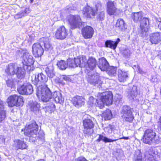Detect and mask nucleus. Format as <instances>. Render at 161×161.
Returning a JSON list of instances; mask_svg holds the SVG:
<instances>
[{"label":"nucleus","mask_w":161,"mask_h":161,"mask_svg":"<svg viewBox=\"0 0 161 161\" xmlns=\"http://www.w3.org/2000/svg\"><path fill=\"white\" fill-rule=\"evenodd\" d=\"M97 97L98 99H97L92 96L89 97L87 104L90 107H98L102 109L104 107L105 105L109 106L113 103V95L111 92L99 93Z\"/></svg>","instance_id":"1"},{"label":"nucleus","mask_w":161,"mask_h":161,"mask_svg":"<svg viewBox=\"0 0 161 161\" xmlns=\"http://www.w3.org/2000/svg\"><path fill=\"white\" fill-rule=\"evenodd\" d=\"M39 130V126L36 122L34 120L32 121L31 124L26 125L22 131H24L25 135L29 137H33L37 138H42L44 137V134L42 131Z\"/></svg>","instance_id":"2"},{"label":"nucleus","mask_w":161,"mask_h":161,"mask_svg":"<svg viewBox=\"0 0 161 161\" xmlns=\"http://www.w3.org/2000/svg\"><path fill=\"white\" fill-rule=\"evenodd\" d=\"M132 18L135 23L140 21V27L141 29V33L143 34L147 33L149 30V19L148 18L144 17L142 18V16L140 12L132 13L131 15Z\"/></svg>","instance_id":"3"},{"label":"nucleus","mask_w":161,"mask_h":161,"mask_svg":"<svg viewBox=\"0 0 161 161\" xmlns=\"http://www.w3.org/2000/svg\"><path fill=\"white\" fill-rule=\"evenodd\" d=\"M97 62L95 58L91 56L87 59L86 56H81V67L85 69V72L89 73L90 71L93 70L96 67Z\"/></svg>","instance_id":"4"},{"label":"nucleus","mask_w":161,"mask_h":161,"mask_svg":"<svg viewBox=\"0 0 161 161\" xmlns=\"http://www.w3.org/2000/svg\"><path fill=\"white\" fill-rule=\"evenodd\" d=\"M36 94L37 97L44 102L49 101L53 98L52 93L47 85L39 88Z\"/></svg>","instance_id":"5"},{"label":"nucleus","mask_w":161,"mask_h":161,"mask_svg":"<svg viewBox=\"0 0 161 161\" xmlns=\"http://www.w3.org/2000/svg\"><path fill=\"white\" fill-rule=\"evenodd\" d=\"M6 103L9 107H22L24 102L23 97L14 94L9 96L7 98Z\"/></svg>","instance_id":"6"},{"label":"nucleus","mask_w":161,"mask_h":161,"mask_svg":"<svg viewBox=\"0 0 161 161\" xmlns=\"http://www.w3.org/2000/svg\"><path fill=\"white\" fill-rule=\"evenodd\" d=\"M156 133L152 128H147L144 131L141 140L145 144H151L155 141Z\"/></svg>","instance_id":"7"},{"label":"nucleus","mask_w":161,"mask_h":161,"mask_svg":"<svg viewBox=\"0 0 161 161\" xmlns=\"http://www.w3.org/2000/svg\"><path fill=\"white\" fill-rule=\"evenodd\" d=\"M81 19L80 16L78 14H70L69 15L68 19V23L72 30L77 28L79 29L82 26L84 22L81 21Z\"/></svg>","instance_id":"8"},{"label":"nucleus","mask_w":161,"mask_h":161,"mask_svg":"<svg viewBox=\"0 0 161 161\" xmlns=\"http://www.w3.org/2000/svg\"><path fill=\"white\" fill-rule=\"evenodd\" d=\"M132 109L128 106L124 107L122 111V115L121 117L124 121L130 123L133 122L134 117L133 114Z\"/></svg>","instance_id":"9"},{"label":"nucleus","mask_w":161,"mask_h":161,"mask_svg":"<svg viewBox=\"0 0 161 161\" xmlns=\"http://www.w3.org/2000/svg\"><path fill=\"white\" fill-rule=\"evenodd\" d=\"M96 9L88 5L84 7L82 10V13L83 16L86 18L92 19L94 18L96 15L98 9L95 6Z\"/></svg>","instance_id":"10"},{"label":"nucleus","mask_w":161,"mask_h":161,"mask_svg":"<svg viewBox=\"0 0 161 161\" xmlns=\"http://www.w3.org/2000/svg\"><path fill=\"white\" fill-rule=\"evenodd\" d=\"M69 31L64 25L59 26L55 33V37L57 39L63 40L68 36Z\"/></svg>","instance_id":"11"},{"label":"nucleus","mask_w":161,"mask_h":161,"mask_svg":"<svg viewBox=\"0 0 161 161\" xmlns=\"http://www.w3.org/2000/svg\"><path fill=\"white\" fill-rule=\"evenodd\" d=\"M144 157L147 161H158V159L159 158L157 152L152 148L145 152Z\"/></svg>","instance_id":"12"},{"label":"nucleus","mask_w":161,"mask_h":161,"mask_svg":"<svg viewBox=\"0 0 161 161\" xmlns=\"http://www.w3.org/2000/svg\"><path fill=\"white\" fill-rule=\"evenodd\" d=\"M44 52V49L40 43L36 42L33 44L32 53L35 58L41 57L43 55Z\"/></svg>","instance_id":"13"},{"label":"nucleus","mask_w":161,"mask_h":161,"mask_svg":"<svg viewBox=\"0 0 161 161\" xmlns=\"http://www.w3.org/2000/svg\"><path fill=\"white\" fill-rule=\"evenodd\" d=\"M118 9L115 6L114 1L108 0L106 3V12L110 16L117 14Z\"/></svg>","instance_id":"14"},{"label":"nucleus","mask_w":161,"mask_h":161,"mask_svg":"<svg viewBox=\"0 0 161 161\" xmlns=\"http://www.w3.org/2000/svg\"><path fill=\"white\" fill-rule=\"evenodd\" d=\"M83 126L84 134H89L90 133V130L94 127V124L93 121L90 119L86 118L83 120Z\"/></svg>","instance_id":"15"},{"label":"nucleus","mask_w":161,"mask_h":161,"mask_svg":"<svg viewBox=\"0 0 161 161\" xmlns=\"http://www.w3.org/2000/svg\"><path fill=\"white\" fill-rule=\"evenodd\" d=\"M81 33L84 39H90L93 36L94 33V30L92 26L86 25L82 28Z\"/></svg>","instance_id":"16"},{"label":"nucleus","mask_w":161,"mask_h":161,"mask_svg":"<svg viewBox=\"0 0 161 161\" xmlns=\"http://www.w3.org/2000/svg\"><path fill=\"white\" fill-rule=\"evenodd\" d=\"M85 98L84 97L76 95L72 98L71 103L74 106L79 108L85 105Z\"/></svg>","instance_id":"17"},{"label":"nucleus","mask_w":161,"mask_h":161,"mask_svg":"<svg viewBox=\"0 0 161 161\" xmlns=\"http://www.w3.org/2000/svg\"><path fill=\"white\" fill-rule=\"evenodd\" d=\"M19 93L21 95H30L33 91V88L31 84L23 85L20 86L17 88Z\"/></svg>","instance_id":"18"},{"label":"nucleus","mask_w":161,"mask_h":161,"mask_svg":"<svg viewBox=\"0 0 161 161\" xmlns=\"http://www.w3.org/2000/svg\"><path fill=\"white\" fill-rule=\"evenodd\" d=\"M68 63V67H75L78 66H81V56L76 58H69L66 61Z\"/></svg>","instance_id":"19"},{"label":"nucleus","mask_w":161,"mask_h":161,"mask_svg":"<svg viewBox=\"0 0 161 161\" xmlns=\"http://www.w3.org/2000/svg\"><path fill=\"white\" fill-rule=\"evenodd\" d=\"M23 60L22 64H34L35 59L28 52L24 53L23 55Z\"/></svg>","instance_id":"20"},{"label":"nucleus","mask_w":161,"mask_h":161,"mask_svg":"<svg viewBox=\"0 0 161 161\" xmlns=\"http://www.w3.org/2000/svg\"><path fill=\"white\" fill-rule=\"evenodd\" d=\"M48 80V78L42 73H41L35 75L34 81L35 84L37 85L42 83L45 84L47 82Z\"/></svg>","instance_id":"21"},{"label":"nucleus","mask_w":161,"mask_h":161,"mask_svg":"<svg viewBox=\"0 0 161 161\" xmlns=\"http://www.w3.org/2000/svg\"><path fill=\"white\" fill-rule=\"evenodd\" d=\"M161 36L159 32L151 34L149 36V41L152 44H157L161 41Z\"/></svg>","instance_id":"22"},{"label":"nucleus","mask_w":161,"mask_h":161,"mask_svg":"<svg viewBox=\"0 0 161 161\" xmlns=\"http://www.w3.org/2000/svg\"><path fill=\"white\" fill-rule=\"evenodd\" d=\"M14 142L16 143L13 145V146L15 147L16 150H18L19 149L22 150L27 149L28 146L26 144V142L24 141L17 139L15 140Z\"/></svg>","instance_id":"23"},{"label":"nucleus","mask_w":161,"mask_h":161,"mask_svg":"<svg viewBox=\"0 0 161 161\" xmlns=\"http://www.w3.org/2000/svg\"><path fill=\"white\" fill-rule=\"evenodd\" d=\"M41 41L43 43L45 50L46 51H50L53 47L50 43V40L47 37H44L40 38Z\"/></svg>","instance_id":"24"},{"label":"nucleus","mask_w":161,"mask_h":161,"mask_svg":"<svg viewBox=\"0 0 161 161\" xmlns=\"http://www.w3.org/2000/svg\"><path fill=\"white\" fill-rule=\"evenodd\" d=\"M108 66L109 64L105 58L102 57L99 59L98 67L102 71H105Z\"/></svg>","instance_id":"25"},{"label":"nucleus","mask_w":161,"mask_h":161,"mask_svg":"<svg viewBox=\"0 0 161 161\" xmlns=\"http://www.w3.org/2000/svg\"><path fill=\"white\" fill-rule=\"evenodd\" d=\"M120 42V39L119 38H117L115 42L111 40H107L105 42V47L115 50L117 47L118 44Z\"/></svg>","instance_id":"26"},{"label":"nucleus","mask_w":161,"mask_h":161,"mask_svg":"<svg viewBox=\"0 0 161 161\" xmlns=\"http://www.w3.org/2000/svg\"><path fill=\"white\" fill-rule=\"evenodd\" d=\"M125 25V23L123 19L119 18L117 20L115 26L117 30L123 31L126 29Z\"/></svg>","instance_id":"27"},{"label":"nucleus","mask_w":161,"mask_h":161,"mask_svg":"<svg viewBox=\"0 0 161 161\" xmlns=\"http://www.w3.org/2000/svg\"><path fill=\"white\" fill-rule=\"evenodd\" d=\"M128 77L127 72L119 69L118 72V78L119 81L124 82L126 81Z\"/></svg>","instance_id":"28"},{"label":"nucleus","mask_w":161,"mask_h":161,"mask_svg":"<svg viewBox=\"0 0 161 161\" xmlns=\"http://www.w3.org/2000/svg\"><path fill=\"white\" fill-rule=\"evenodd\" d=\"M4 105L3 101L0 99V123L6 117V111L4 110Z\"/></svg>","instance_id":"29"},{"label":"nucleus","mask_w":161,"mask_h":161,"mask_svg":"<svg viewBox=\"0 0 161 161\" xmlns=\"http://www.w3.org/2000/svg\"><path fill=\"white\" fill-rule=\"evenodd\" d=\"M54 67L52 64H48L46 68L45 71L47 76L50 78H52L55 76L54 72Z\"/></svg>","instance_id":"30"},{"label":"nucleus","mask_w":161,"mask_h":161,"mask_svg":"<svg viewBox=\"0 0 161 161\" xmlns=\"http://www.w3.org/2000/svg\"><path fill=\"white\" fill-rule=\"evenodd\" d=\"M101 116L104 118L105 120H110L113 118L111 111L108 109L104 111L101 114Z\"/></svg>","instance_id":"31"},{"label":"nucleus","mask_w":161,"mask_h":161,"mask_svg":"<svg viewBox=\"0 0 161 161\" xmlns=\"http://www.w3.org/2000/svg\"><path fill=\"white\" fill-rule=\"evenodd\" d=\"M56 65L58 68L62 70H65L68 67V63L66 61L64 60L58 61Z\"/></svg>","instance_id":"32"},{"label":"nucleus","mask_w":161,"mask_h":161,"mask_svg":"<svg viewBox=\"0 0 161 161\" xmlns=\"http://www.w3.org/2000/svg\"><path fill=\"white\" fill-rule=\"evenodd\" d=\"M87 80L90 84L95 86H96L97 85L100 86L103 83V82L99 78H97L96 79H93L92 76H91L88 78Z\"/></svg>","instance_id":"33"},{"label":"nucleus","mask_w":161,"mask_h":161,"mask_svg":"<svg viewBox=\"0 0 161 161\" xmlns=\"http://www.w3.org/2000/svg\"><path fill=\"white\" fill-rule=\"evenodd\" d=\"M117 68L113 66H108L105 71L107 74L111 76H115L116 75Z\"/></svg>","instance_id":"34"},{"label":"nucleus","mask_w":161,"mask_h":161,"mask_svg":"<svg viewBox=\"0 0 161 161\" xmlns=\"http://www.w3.org/2000/svg\"><path fill=\"white\" fill-rule=\"evenodd\" d=\"M101 140H102L105 143L111 142L116 141V140L108 138L107 137L103 136L102 135L100 134L99 135V137L97 139L96 141L97 142H99Z\"/></svg>","instance_id":"35"},{"label":"nucleus","mask_w":161,"mask_h":161,"mask_svg":"<svg viewBox=\"0 0 161 161\" xmlns=\"http://www.w3.org/2000/svg\"><path fill=\"white\" fill-rule=\"evenodd\" d=\"M5 72L8 75H14L15 73L14 66L13 65H8L5 69Z\"/></svg>","instance_id":"36"},{"label":"nucleus","mask_w":161,"mask_h":161,"mask_svg":"<svg viewBox=\"0 0 161 161\" xmlns=\"http://www.w3.org/2000/svg\"><path fill=\"white\" fill-rule=\"evenodd\" d=\"M29 105L30 108L32 111H36L39 109V105L37 103L32 102L30 103Z\"/></svg>","instance_id":"37"},{"label":"nucleus","mask_w":161,"mask_h":161,"mask_svg":"<svg viewBox=\"0 0 161 161\" xmlns=\"http://www.w3.org/2000/svg\"><path fill=\"white\" fill-rule=\"evenodd\" d=\"M23 67L25 70L28 72H31L35 68L33 66V64H23Z\"/></svg>","instance_id":"38"},{"label":"nucleus","mask_w":161,"mask_h":161,"mask_svg":"<svg viewBox=\"0 0 161 161\" xmlns=\"http://www.w3.org/2000/svg\"><path fill=\"white\" fill-rule=\"evenodd\" d=\"M56 97H54L55 102L57 103H61L62 102L63 100L60 94H59L58 95L56 94Z\"/></svg>","instance_id":"39"},{"label":"nucleus","mask_w":161,"mask_h":161,"mask_svg":"<svg viewBox=\"0 0 161 161\" xmlns=\"http://www.w3.org/2000/svg\"><path fill=\"white\" fill-rule=\"evenodd\" d=\"M104 16L105 14L103 12H100L97 16V19L99 21H103L104 19Z\"/></svg>","instance_id":"40"},{"label":"nucleus","mask_w":161,"mask_h":161,"mask_svg":"<svg viewBox=\"0 0 161 161\" xmlns=\"http://www.w3.org/2000/svg\"><path fill=\"white\" fill-rule=\"evenodd\" d=\"M47 109L51 112H53L55 110V106L54 104L51 103L47 106Z\"/></svg>","instance_id":"41"},{"label":"nucleus","mask_w":161,"mask_h":161,"mask_svg":"<svg viewBox=\"0 0 161 161\" xmlns=\"http://www.w3.org/2000/svg\"><path fill=\"white\" fill-rule=\"evenodd\" d=\"M76 161H88V160L83 156L78 157L76 160Z\"/></svg>","instance_id":"42"},{"label":"nucleus","mask_w":161,"mask_h":161,"mask_svg":"<svg viewBox=\"0 0 161 161\" xmlns=\"http://www.w3.org/2000/svg\"><path fill=\"white\" fill-rule=\"evenodd\" d=\"M17 19L21 18L24 16L21 11L18 13L16 15Z\"/></svg>","instance_id":"43"},{"label":"nucleus","mask_w":161,"mask_h":161,"mask_svg":"<svg viewBox=\"0 0 161 161\" xmlns=\"http://www.w3.org/2000/svg\"><path fill=\"white\" fill-rule=\"evenodd\" d=\"M158 128L161 131V115L159 118V121H158Z\"/></svg>","instance_id":"44"},{"label":"nucleus","mask_w":161,"mask_h":161,"mask_svg":"<svg viewBox=\"0 0 161 161\" xmlns=\"http://www.w3.org/2000/svg\"><path fill=\"white\" fill-rule=\"evenodd\" d=\"M108 127L112 131L114 130L115 128V127L114 125H112L110 124L108 125Z\"/></svg>","instance_id":"45"},{"label":"nucleus","mask_w":161,"mask_h":161,"mask_svg":"<svg viewBox=\"0 0 161 161\" xmlns=\"http://www.w3.org/2000/svg\"><path fill=\"white\" fill-rule=\"evenodd\" d=\"M28 10V8H25L24 11H21L24 16L28 14V13L27 12V11Z\"/></svg>","instance_id":"46"},{"label":"nucleus","mask_w":161,"mask_h":161,"mask_svg":"<svg viewBox=\"0 0 161 161\" xmlns=\"http://www.w3.org/2000/svg\"><path fill=\"white\" fill-rule=\"evenodd\" d=\"M129 139V137H125V136H123L122 137L119 138H117V139H114V140H116V141L117 140H120V139H124V140H128Z\"/></svg>","instance_id":"47"},{"label":"nucleus","mask_w":161,"mask_h":161,"mask_svg":"<svg viewBox=\"0 0 161 161\" xmlns=\"http://www.w3.org/2000/svg\"><path fill=\"white\" fill-rule=\"evenodd\" d=\"M63 79L64 80H69V78L67 76L65 75H63Z\"/></svg>","instance_id":"48"},{"label":"nucleus","mask_w":161,"mask_h":161,"mask_svg":"<svg viewBox=\"0 0 161 161\" xmlns=\"http://www.w3.org/2000/svg\"><path fill=\"white\" fill-rule=\"evenodd\" d=\"M158 56L159 58L161 60V53L158 54Z\"/></svg>","instance_id":"49"},{"label":"nucleus","mask_w":161,"mask_h":161,"mask_svg":"<svg viewBox=\"0 0 161 161\" xmlns=\"http://www.w3.org/2000/svg\"><path fill=\"white\" fill-rule=\"evenodd\" d=\"M37 161H46L43 159H41L38 160Z\"/></svg>","instance_id":"50"},{"label":"nucleus","mask_w":161,"mask_h":161,"mask_svg":"<svg viewBox=\"0 0 161 161\" xmlns=\"http://www.w3.org/2000/svg\"><path fill=\"white\" fill-rule=\"evenodd\" d=\"M34 1V0H30V3H32Z\"/></svg>","instance_id":"51"},{"label":"nucleus","mask_w":161,"mask_h":161,"mask_svg":"<svg viewBox=\"0 0 161 161\" xmlns=\"http://www.w3.org/2000/svg\"><path fill=\"white\" fill-rule=\"evenodd\" d=\"M2 158L1 157V155H0V161H2Z\"/></svg>","instance_id":"52"},{"label":"nucleus","mask_w":161,"mask_h":161,"mask_svg":"<svg viewBox=\"0 0 161 161\" xmlns=\"http://www.w3.org/2000/svg\"><path fill=\"white\" fill-rule=\"evenodd\" d=\"M17 74L18 76H19V70H18L17 72Z\"/></svg>","instance_id":"53"},{"label":"nucleus","mask_w":161,"mask_h":161,"mask_svg":"<svg viewBox=\"0 0 161 161\" xmlns=\"http://www.w3.org/2000/svg\"><path fill=\"white\" fill-rule=\"evenodd\" d=\"M99 4V5L100 6H102V4Z\"/></svg>","instance_id":"54"},{"label":"nucleus","mask_w":161,"mask_h":161,"mask_svg":"<svg viewBox=\"0 0 161 161\" xmlns=\"http://www.w3.org/2000/svg\"><path fill=\"white\" fill-rule=\"evenodd\" d=\"M7 84H8V82H7Z\"/></svg>","instance_id":"55"}]
</instances>
